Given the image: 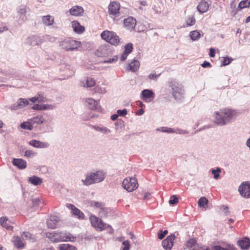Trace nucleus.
I'll use <instances>...</instances> for the list:
<instances>
[{"label": "nucleus", "mask_w": 250, "mask_h": 250, "mask_svg": "<svg viewBox=\"0 0 250 250\" xmlns=\"http://www.w3.org/2000/svg\"><path fill=\"white\" fill-rule=\"evenodd\" d=\"M29 100L33 103H35L36 102H38L39 103L44 102L46 101V98H44L42 95L39 94L38 96L30 98Z\"/></svg>", "instance_id": "obj_37"}, {"label": "nucleus", "mask_w": 250, "mask_h": 250, "mask_svg": "<svg viewBox=\"0 0 250 250\" xmlns=\"http://www.w3.org/2000/svg\"><path fill=\"white\" fill-rule=\"evenodd\" d=\"M139 67L140 62L136 60H133L128 65V70L135 72L139 68Z\"/></svg>", "instance_id": "obj_30"}, {"label": "nucleus", "mask_w": 250, "mask_h": 250, "mask_svg": "<svg viewBox=\"0 0 250 250\" xmlns=\"http://www.w3.org/2000/svg\"><path fill=\"white\" fill-rule=\"evenodd\" d=\"M198 205L200 207H204L208 203V200L205 197H202L198 201Z\"/></svg>", "instance_id": "obj_45"}, {"label": "nucleus", "mask_w": 250, "mask_h": 250, "mask_svg": "<svg viewBox=\"0 0 250 250\" xmlns=\"http://www.w3.org/2000/svg\"><path fill=\"white\" fill-rule=\"evenodd\" d=\"M118 113L116 114H114L113 115H112L111 116V119L112 120V121H115L116 120L118 117Z\"/></svg>", "instance_id": "obj_64"}, {"label": "nucleus", "mask_w": 250, "mask_h": 250, "mask_svg": "<svg viewBox=\"0 0 250 250\" xmlns=\"http://www.w3.org/2000/svg\"><path fill=\"white\" fill-rule=\"evenodd\" d=\"M18 12L19 14H21L20 18H21L23 20L24 18V16L26 13L25 8L23 6L19 7L18 10Z\"/></svg>", "instance_id": "obj_48"}, {"label": "nucleus", "mask_w": 250, "mask_h": 250, "mask_svg": "<svg viewBox=\"0 0 250 250\" xmlns=\"http://www.w3.org/2000/svg\"><path fill=\"white\" fill-rule=\"evenodd\" d=\"M89 220L91 225L98 231H103L110 226L104 223L101 219L95 215H91Z\"/></svg>", "instance_id": "obj_7"}, {"label": "nucleus", "mask_w": 250, "mask_h": 250, "mask_svg": "<svg viewBox=\"0 0 250 250\" xmlns=\"http://www.w3.org/2000/svg\"><path fill=\"white\" fill-rule=\"evenodd\" d=\"M61 69L63 71H68V73L70 75H72L74 73V71L73 70L72 66L69 64H62L61 66Z\"/></svg>", "instance_id": "obj_43"}, {"label": "nucleus", "mask_w": 250, "mask_h": 250, "mask_svg": "<svg viewBox=\"0 0 250 250\" xmlns=\"http://www.w3.org/2000/svg\"><path fill=\"white\" fill-rule=\"evenodd\" d=\"M158 130H160L163 132L170 133H172L174 132V131L172 128H171L169 127H161L160 129H158Z\"/></svg>", "instance_id": "obj_51"}, {"label": "nucleus", "mask_w": 250, "mask_h": 250, "mask_svg": "<svg viewBox=\"0 0 250 250\" xmlns=\"http://www.w3.org/2000/svg\"><path fill=\"white\" fill-rule=\"evenodd\" d=\"M117 113L118 114V116H125L127 113L126 109H124L123 110L119 109L117 110Z\"/></svg>", "instance_id": "obj_55"}, {"label": "nucleus", "mask_w": 250, "mask_h": 250, "mask_svg": "<svg viewBox=\"0 0 250 250\" xmlns=\"http://www.w3.org/2000/svg\"><path fill=\"white\" fill-rule=\"evenodd\" d=\"M190 36L191 39L194 41L200 38V34L197 30L190 32Z\"/></svg>", "instance_id": "obj_46"}, {"label": "nucleus", "mask_w": 250, "mask_h": 250, "mask_svg": "<svg viewBox=\"0 0 250 250\" xmlns=\"http://www.w3.org/2000/svg\"><path fill=\"white\" fill-rule=\"evenodd\" d=\"M40 200L38 198L32 199V203L34 206H37L39 204Z\"/></svg>", "instance_id": "obj_59"}, {"label": "nucleus", "mask_w": 250, "mask_h": 250, "mask_svg": "<svg viewBox=\"0 0 250 250\" xmlns=\"http://www.w3.org/2000/svg\"><path fill=\"white\" fill-rule=\"evenodd\" d=\"M209 7V4L207 1H201L197 6V10L201 13L207 12Z\"/></svg>", "instance_id": "obj_26"}, {"label": "nucleus", "mask_w": 250, "mask_h": 250, "mask_svg": "<svg viewBox=\"0 0 250 250\" xmlns=\"http://www.w3.org/2000/svg\"><path fill=\"white\" fill-rule=\"evenodd\" d=\"M250 5V0H243L239 3L238 8L235 11H232L231 12V14L235 15L239 11L242 9L249 7Z\"/></svg>", "instance_id": "obj_22"}, {"label": "nucleus", "mask_w": 250, "mask_h": 250, "mask_svg": "<svg viewBox=\"0 0 250 250\" xmlns=\"http://www.w3.org/2000/svg\"><path fill=\"white\" fill-rule=\"evenodd\" d=\"M168 233V231L167 230H165L163 231L162 230H160V232L158 233V237L160 239H162L164 238L165 235Z\"/></svg>", "instance_id": "obj_54"}, {"label": "nucleus", "mask_w": 250, "mask_h": 250, "mask_svg": "<svg viewBox=\"0 0 250 250\" xmlns=\"http://www.w3.org/2000/svg\"><path fill=\"white\" fill-rule=\"evenodd\" d=\"M211 172L213 174V178L217 180L220 177V173L221 172V169L219 167H217L216 169H212Z\"/></svg>", "instance_id": "obj_44"}, {"label": "nucleus", "mask_w": 250, "mask_h": 250, "mask_svg": "<svg viewBox=\"0 0 250 250\" xmlns=\"http://www.w3.org/2000/svg\"><path fill=\"white\" fill-rule=\"evenodd\" d=\"M28 40V42L32 46L39 45L42 42V39L37 36L31 37L29 38Z\"/></svg>", "instance_id": "obj_29"}, {"label": "nucleus", "mask_w": 250, "mask_h": 250, "mask_svg": "<svg viewBox=\"0 0 250 250\" xmlns=\"http://www.w3.org/2000/svg\"><path fill=\"white\" fill-rule=\"evenodd\" d=\"M93 128L96 131L101 132L104 134H107L110 132V129L103 126H93Z\"/></svg>", "instance_id": "obj_40"}, {"label": "nucleus", "mask_w": 250, "mask_h": 250, "mask_svg": "<svg viewBox=\"0 0 250 250\" xmlns=\"http://www.w3.org/2000/svg\"><path fill=\"white\" fill-rule=\"evenodd\" d=\"M29 104L28 101L26 99L20 98L16 103L12 104L9 108L11 110H17L23 108Z\"/></svg>", "instance_id": "obj_11"}, {"label": "nucleus", "mask_w": 250, "mask_h": 250, "mask_svg": "<svg viewBox=\"0 0 250 250\" xmlns=\"http://www.w3.org/2000/svg\"><path fill=\"white\" fill-rule=\"evenodd\" d=\"M54 108V105L49 104H36L32 107L34 109L40 110H52Z\"/></svg>", "instance_id": "obj_19"}, {"label": "nucleus", "mask_w": 250, "mask_h": 250, "mask_svg": "<svg viewBox=\"0 0 250 250\" xmlns=\"http://www.w3.org/2000/svg\"><path fill=\"white\" fill-rule=\"evenodd\" d=\"M110 210L109 208L104 207V206L99 210V215L102 218L107 217L108 213L109 212Z\"/></svg>", "instance_id": "obj_35"}, {"label": "nucleus", "mask_w": 250, "mask_h": 250, "mask_svg": "<svg viewBox=\"0 0 250 250\" xmlns=\"http://www.w3.org/2000/svg\"><path fill=\"white\" fill-rule=\"evenodd\" d=\"M0 223L2 227L5 228L7 229L12 230V227L11 225V222L6 217H1L0 218Z\"/></svg>", "instance_id": "obj_25"}, {"label": "nucleus", "mask_w": 250, "mask_h": 250, "mask_svg": "<svg viewBox=\"0 0 250 250\" xmlns=\"http://www.w3.org/2000/svg\"><path fill=\"white\" fill-rule=\"evenodd\" d=\"M128 55V54H127L126 52H124L120 58L121 61H125L126 60V59L127 58Z\"/></svg>", "instance_id": "obj_58"}, {"label": "nucleus", "mask_w": 250, "mask_h": 250, "mask_svg": "<svg viewBox=\"0 0 250 250\" xmlns=\"http://www.w3.org/2000/svg\"><path fill=\"white\" fill-rule=\"evenodd\" d=\"M201 66L204 67V68H206V67H209L211 66V64L210 63L208 62H207V61H205L202 64H201Z\"/></svg>", "instance_id": "obj_60"}, {"label": "nucleus", "mask_w": 250, "mask_h": 250, "mask_svg": "<svg viewBox=\"0 0 250 250\" xmlns=\"http://www.w3.org/2000/svg\"><path fill=\"white\" fill-rule=\"evenodd\" d=\"M95 91L100 94H104L106 92V87L105 84H98L95 88Z\"/></svg>", "instance_id": "obj_38"}, {"label": "nucleus", "mask_w": 250, "mask_h": 250, "mask_svg": "<svg viewBox=\"0 0 250 250\" xmlns=\"http://www.w3.org/2000/svg\"><path fill=\"white\" fill-rule=\"evenodd\" d=\"M238 191L241 196L245 198H250V182H243L239 186Z\"/></svg>", "instance_id": "obj_10"}, {"label": "nucleus", "mask_w": 250, "mask_h": 250, "mask_svg": "<svg viewBox=\"0 0 250 250\" xmlns=\"http://www.w3.org/2000/svg\"><path fill=\"white\" fill-rule=\"evenodd\" d=\"M72 26L74 31L78 34H81L84 30V28L83 26L81 25L79 22L77 21H73L72 22Z\"/></svg>", "instance_id": "obj_24"}, {"label": "nucleus", "mask_w": 250, "mask_h": 250, "mask_svg": "<svg viewBox=\"0 0 250 250\" xmlns=\"http://www.w3.org/2000/svg\"><path fill=\"white\" fill-rule=\"evenodd\" d=\"M36 153L32 150H26L24 153V157L27 158H31L36 155Z\"/></svg>", "instance_id": "obj_50"}, {"label": "nucleus", "mask_w": 250, "mask_h": 250, "mask_svg": "<svg viewBox=\"0 0 250 250\" xmlns=\"http://www.w3.org/2000/svg\"><path fill=\"white\" fill-rule=\"evenodd\" d=\"M81 42L71 40L65 39L60 42V46L66 51H73L78 49L81 45Z\"/></svg>", "instance_id": "obj_4"}, {"label": "nucleus", "mask_w": 250, "mask_h": 250, "mask_svg": "<svg viewBox=\"0 0 250 250\" xmlns=\"http://www.w3.org/2000/svg\"><path fill=\"white\" fill-rule=\"evenodd\" d=\"M13 165L18 167L20 169H24L26 167V162L21 159L14 158L13 160Z\"/></svg>", "instance_id": "obj_23"}, {"label": "nucleus", "mask_w": 250, "mask_h": 250, "mask_svg": "<svg viewBox=\"0 0 250 250\" xmlns=\"http://www.w3.org/2000/svg\"><path fill=\"white\" fill-rule=\"evenodd\" d=\"M67 207L71 209V213L79 219H83L84 218V214L78 208L75 207V206L72 204L67 205Z\"/></svg>", "instance_id": "obj_15"}, {"label": "nucleus", "mask_w": 250, "mask_h": 250, "mask_svg": "<svg viewBox=\"0 0 250 250\" xmlns=\"http://www.w3.org/2000/svg\"><path fill=\"white\" fill-rule=\"evenodd\" d=\"M122 186L127 191L131 192L137 189L138 187L137 180L136 178L127 177L124 180Z\"/></svg>", "instance_id": "obj_9"}, {"label": "nucleus", "mask_w": 250, "mask_h": 250, "mask_svg": "<svg viewBox=\"0 0 250 250\" xmlns=\"http://www.w3.org/2000/svg\"><path fill=\"white\" fill-rule=\"evenodd\" d=\"M21 237L23 240H35V239L32 237V235L29 232H23L21 235Z\"/></svg>", "instance_id": "obj_47"}, {"label": "nucleus", "mask_w": 250, "mask_h": 250, "mask_svg": "<svg viewBox=\"0 0 250 250\" xmlns=\"http://www.w3.org/2000/svg\"><path fill=\"white\" fill-rule=\"evenodd\" d=\"M42 22L46 25H51L54 22V18L50 15L43 16Z\"/></svg>", "instance_id": "obj_34"}, {"label": "nucleus", "mask_w": 250, "mask_h": 250, "mask_svg": "<svg viewBox=\"0 0 250 250\" xmlns=\"http://www.w3.org/2000/svg\"><path fill=\"white\" fill-rule=\"evenodd\" d=\"M120 4L118 2H112L108 6V12L111 16H116L119 14Z\"/></svg>", "instance_id": "obj_13"}, {"label": "nucleus", "mask_w": 250, "mask_h": 250, "mask_svg": "<svg viewBox=\"0 0 250 250\" xmlns=\"http://www.w3.org/2000/svg\"><path fill=\"white\" fill-rule=\"evenodd\" d=\"M113 53L112 47L109 44H104L100 46L96 50L95 54L99 57H107L111 56Z\"/></svg>", "instance_id": "obj_5"}, {"label": "nucleus", "mask_w": 250, "mask_h": 250, "mask_svg": "<svg viewBox=\"0 0 250 250\" xmlns=\"http://www.w3.org/2000/svg\"><path fill=\"white\" fill-rule=\"evenodd\" d=\"M96 84L94 79L91 77H85L82 79L81 81V84L84 87H91L94 86Z\"/></svg>", "instance_id": "obj_16"}, {"label": "nucleus", "mask_w": 250, "mask_h": 250, "mask_svg": "<svg viewBox=\"0 0 250 250\" xmlns=\"http://www.w3.org/2000/svg\"><path fill=\"white\" fill-rule=\"evenodd\" d=\"M28 144L36 148H45L49 146V144L47 142H42L36 140L29 141Z\"/></svg>", "instance_id": "obj_17"}, {"label": "nucleus", "mask_w": 250, "mask_h": 250, "mask_svg": "<svg viewBox=\"0 0 250 250\" xmlns=\"http://www.w3.org/2000/svg\"><path fill=\"white\" fill-rule=\"evenodd\" d=\"M30 121H31L32 125L37 124L38 125L45 123V121L43 117L41 115L33 118L32 119H30Z\"/></svg>", "instance_id": "obj_32"}, {"label": "nucleus", "mask_w": 250, "mask_h": 250, "mask_svg": "<svg viewBox=\"0 0 250 250\" xmlns=\"http://www.w3.org/2000/svg\"><path fill=\"white\" fill-rule=\"evenodd\" d=\"M169 86L171 87V92L175 99L182 98L184 94L183 86L175 81L171 82Z\"/></svg>", "instance_id": "obj_6"}, {"label": "nucleus", "mask_w": 250, "mask_h": 250, "mask_svg": "<svg viewBox=\"0 0 250 250\" xmlns=\"http://www.w3.org/2000/svg\"><path fill=\"white\" fill-rule=\"evenodd\" d=\"M149 78L150 79H157L158 76L156 75L155 74H150L149 75Z\"/></svg>", "instance_id": "obj_63"}, {"label": "nucleus", "mask_w": 250, "mask_h": 250, "mask_svg": "<svg viewBox=\"0 0 250 250\" xmlns=\"http://www.w3.org/2000/svg\"><path fill=\"white\" fill-rule=\"evenodd\" d=\"M85 102L86 105L89 109L93 110L96 108V106L98 105L97 101L92 98H87L85 99Z\"/></svg>", "instance_id": "obj_27"}, {"label": "nucleus", "mask_w": 250, "mask_h": 250, "mask_svg": "<svg viewBox=\"0 0 250 250\" xmlns=\"http://www.w3.org/2000/svg\"><path fill=\"white\" fill-rule=\"evenodd\" d=\"M230 63V61L228 57H224L222 61V65L225 66L229 64Z\"/></svg>", "instance_id": "obj_57"}, {"label": "nucleus", "mask_w": 250, "mask_h": 250, "mask_svg": "<svg viewBox=\"0 0 250 250\" xmlns=\"http://www.w3.org/2000/svg\"><path fill=\"white\" fill-rule=\"evenodd\" d=\"M186 25L184 26V27L192 26L195 23L196 20L193 16H188L186 20Z\"/></svg>", "instance_id": "obj_36"}, {"label": "nucleus", "mask_w": 250, "mask_h": 250, "mask_svg": "<svg viewBox=\"0 0 250 250\" xmlns=\"http://www.w3.org/2000/svg\"><path fill=\"white\" fill-rule=\"evenodd\" d=\"M136 24V20L132 17H128L124 20V24L128 30L134 29Z\"/></svg>", "instance_id": "obj_18"}, {"label": "nucleus", "mask_w": 250, "mask_h": 250, "mask_svg": "<svg viewBox=\"0 0 250 250\" xmlns=\"http://www.w3.org/2000/svg\"><path fill=\"white\" fill-rule=\"evenodd\" d=\"M209 56L210 57H214L215 56V50L213 48H210L209 50Z\"/></svg>", "instance_id": "obj_61"}, {"label": "nucleus", "mask_w": 250, "mask_h": 250, "mask_svg": "<svg viewBox=\"0 0 250 250\" xmlns=\"http://www.w3.org/2000/svg\"><path fill=\"white\" fill-rule=\"evenodd\" d=\"M13 242L14 243L15 246L18 248H23L24 246L21 239L19 236H15L13 238Z\"/></svg>", "instance_id": "obj_33"}, {"label": "nucleus", "mask_w": 250, "mask_h": 250, "mask_svg": "<svg viewBox=\"0 0 250 250\" xmlns=\"http://www.w3.org/2000/svg\"><path fill=\"white\" fill-rule=\"evenodd\" d=\"M123 245L124 246V247L123 249V250H129L130 248V245L129 243V241L127 240L124 241L123 242Z\"/></svg>", "instance_id": "obj_56"}, {"label": "nucleus", "mask_w": 250, "mask_h": 250, "mask_svg": "<svg viewBox=\"0 0 250 250\" xmlns=\"http://www.w3.org/2000/svg\"><path fill=\"white\" fill-rule=\"evenodd\" d=\"M118 57L117 55L114 56L112 58H110L108 60H104L103 62V63H113L116 62L118 60Z\"/></svg>", "instance_id": "obj_52"}, {"label": "nucleus", "mask_w": 250, "mask_h": 250, "mask_svg": "<svg viewBox=\"0 0 250 250\" xmlns=\"http://www.w3.org/2000/svg\"><path fill=\"white\" fill-rule=\"evenodd\" d=\"M28 182L35 186H37L42 183V180L38 176H33L29 178Z\"/></svg>", "instance_id": "obj_28"}, {"label": "nucleus", "mask_w": 250, "mask_h": 250, "mask_svg": "<svg viewBox=\"0 0 250 250\" xmlns=\"http://www.w3.org/2000/svg\"><path fill=\"white\" fill-rule=\"evenodd\" d=\"M59 221L60 219L58 217L55 215H51L47 219L46 224L49 228L54 229L57 227Z\"/></svg>", "instance_id": "obj_14"}, {"label": "nucleus", "mask_w": 250, "mask_h": 250, "mask_svg": "<svg viewBox=\"0 0 250 250\" xmlns=\"http://www.w3.org/2000/svg\"><path fill=\"white\" fill-rule=\"evenodd\" d=\"M105 176L104 172L102 171L88 172L85 174L84 178L81 180V182L83 185L88 186L102 182Z\"/></svg>", "instance_id": "obj_2"}, {"label": "nucleus", "mask_w": 250, "mask_h": 250, "mask_svg": "<svg viewBox=\"0 0 250 250\" xmlns=\"http://www.w3.org/2000/svg\"><path fill=\"white\" fill-rule=\"evenodd\" d=\"M142 95L143 96L142 99L145 101L147 100V99L150 98H153L154 93L151 90L149 89H145L142 91Z\"/></svg>", "instance_id": "obj_31"}, {"label": "nucleus", "mask_w": 250, "mask_h": 250, "mask_svg": "<svg viewBox=\"0 0 250 250\" xmlns=\"http://www.w3.org/2000/svg\"><path fill=\"white\" fill-rule=\"evenodd\" d=\"M46 237L55 243L62 241L74 242L76 239V237L66 231L48 232L46 233Z\"/></svg>", "instance_id": "obj_3"}, {"label": "nucleus", "mask_w": 250, "mask_h": 250, "mask_svg": "<svg viewBox=\"0 0 250 250\" xmlns=\"http://www.w3.org/2000/svg\"><path fill=\"white\" fill-rule=\"evenodd\" d=\"M238 245L243 250H247L250 246V240L248 237H244L237 242Z\"/></svg>", "instance_id": "obj_21"}, {"label": "nucleus", "mask_w": 250, "mask_h": 250, "mask_svg": "<svg viewBox=\"0 0 250 250\" xmlns=\"http://www.w3.org/2000/svg\"><path fill=\"white\" fill-rule=\"evenodd\" d=\"M59 250H75V247L68 244H62L59 246Z\"/></svg>", "instance_id": "obj_41"}, {"label": "nucleus", "mask_w": 250, "mask_h": 250, "mask_svg": "<svg viewBox=\"0 0 250 250\" xmlns=\"http://www.w3.org/2000/svg\"><path fill=\"white\" fill-rule=\"evenodd\" d=\"M179 199L176 195H172L170 200H169V203L170 205H174L178 202Z\"/></svg>", "instance_id": "obj_53"}, {"label": "nucleus", "mask_w": 250, "mask_h": 250, "mask_svg": "<svg viewBox=\"0 0 250 250\" xmlns=\"http://www.w3.org/2000/svg\"><path fill=\"white\" fill-rule=\"evenodd\" d=\"M102 38L111 44L117 45L120 42L118 36L113 32L104 31L101 35Z\"/></svg>", "instance_id": "obj_8"}, {"label": "nucleus", "mask_w": 250, "mask_h": 250, "mask_svg": "<svg viewBox=\"0 0 250 250\" xmlns=\"http://www.w3.org/2000/svg\"><path fill=\"white\" fill-rule=\"evenodd\" d=\"M90 205L91 207L99 209L104 206V204L102 202L95 201H91L90 202Z\"/></svg>", "instance_id": "obj_42"}, {"label": "nucleus", "mask_w": 250, "mask_h": 250, "mask_svg": "<svg viewBox=\"0 0 250 250\" xmlns=\"http://www.w3.org/2000/svg\"><path fill=\"white\" fill-rule=\"evenodd\" d=\"M20 126L21 128L28 130H31L33 128V125L30 120L21 123Z\"/></svg>", "instance_id": "obj_39"}, {"label": "nucleus", "mask_w": 250, "mask_h": 250, "mask_svg": "<svg viewBox=\"0 0 250 250\" xmlns=\"http://www.w3.org/2000/svg\"><path fill=\"white\" fill-rule=\"evenodd\" d=\"M84 12L82 7L80 6H73L69 10V12L71 15L75 16H79L82 15Z\"/></svg>", "instance_id": "obj_20"}, {"label": "nucleus", "mask_w": 250, "mask_h": 250, "mask_svg": "<svg viewBox=\"0 0 250 250\" xmlns=\"http://www.w3.org/2000/svg\"><path fill=\"white\" fill-rule=\"evenodd\" d=\"M175 238V236L174 234L168 236L162 243L163 248L166 250H170L173 246V240Z\"/></svg>", "instance_id": "obj_12"}, {"label": "nucleus", "mask_w": 250, "mask_h": 250, "mask_svg": "<svg viewBox=\"0 0 250 250\" xmlns=\"http://www.w3.org/2000/svg\"><path fill=\"white\" fill-rule=\"evenodd\" d=\"M132 44L130 43H127L125 47V50L124 52H126L127 54H129L132 52Z\"/></svg>", "instance_id": "obj_49"}, {"label": "nucleus", "mask_w": 250, "mask_h": 250, "mask_svg": "<svg viewBox=\"0 0 250 250\" xmlns=\"http://www.w3.org/2000/svg\"><path fill=\"white\" fill-rule=\"evenodd\" d=\"M236 116V112L230 108H223L215 111L213 114L214 123L219 125H225L234 120Z\"/></svg>", "instance_id": "obj_1"}, {"label": "nucleus", "mask_w": 250, "mask_h": 250, "mask_svg": "<svg viewBox=\"0 0 250 250\" xmlns=\"http://www.w3.org/2000/svg\"><path fill=\"white\" fill-rule=\"evenodd\" d=\"M223 208H224V210H225L224 213L226 215H228L229 213L228 207L227 206H223Z\"/></svg>", "instance_id": "obj_62"}]
</instances>
